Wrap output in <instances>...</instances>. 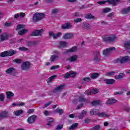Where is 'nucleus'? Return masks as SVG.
Instances as JSON below:
<instances>
[{
	"instance_id": "obj_45",
	"label": "nucleus",
	"mask_w": 130,
	"mask_h": 130,
	"mask_svg": "<svg viewBox=\"0 0 130 130\" xmlns=\"http://www.w3.org/2000/svg\"><path fill=\"white\" fill-rule=\"evenodd\" d=\"M13 62H16V63H21V62H22V59L15 58L13 59Z\"/></svg>"
},
{
	"instance_id": "obj_4",
	"label": "nucleus",
	"mask_w": 130,
	"mask_h": 130,
	"mask_svg": "<svg viewBox=\"0 0 130 130\" xmlns=\"http://www.w3.org/2000/svg\"><path fill=\"white\" fill-rule=\"evenodd\" d=\"M45 16V15L44 13H36L33 16L32 20L36 23V22H38V21H40L41 20H42V19H44Z\"/></svg>"
},
{
	"instance_id": "obj_7",
	"label": "nucleus",
	"mask_w": 130,
	"mask_h": 130,
	"mask_svg": "<svg viewBox=\"0 0 130 130\" xmlns=\"http://www.w3.org/2000/svg\"><path fill=\"white\" fill-rule=\"evenodd\" d=\"M50 37H52L54 39H56L59 37H60L61 35H62V33L61 32H57V34H54L52 31H50L49 32Z\"/></svg>"
},
{
	"instance_id": "obj_23",
	"label": "nucleus",
	"mask_w": 130,
	"mask_h": 130,
	"mask_svg": "<svg viewBox=\"0 0 130 130\" xmlns=\"http://www.w3.org/2000/svg\"><path fill=\"white\" fill-rule=\"evenodd\" d=\"M23 112H24V111H23V110H18L14 111L13 113L14 115H16V116H19V115H21V114H22Z\"/></svg>"
},
{
	"instance_id": "obj_60",
	"label": "nucleus",
	"mask_w": 130,
	"mask_h": 130,
	"mask_svg": "<svg viewBox=\"0 0 130 130\" xmlns=\"http://www.w3.org/2000/svg\"><path fill=\"white\" fill-rule=\"evenodd\" d=\"M4 25L5 26V27H11V26H12V23H5L4 24Z\"/></svg>"
},
{
	"instance_id": "obj_8",
	"label": "nucleus",
	"mask_w": 130,
	"mask_h": 130,
	"mask_svg": "<svg viewBox=\"0 0 130 130\" xmlns=\"http://www.w3.org/2000/svg\"><path fill=\"white\" fill-rule=\"evenodd\" d=\"M9 39V34L5 32L4 34L0 35V42H4Z\"/></svg>"
},
{
	"instance_id": "obj_21",
	"label": "nucleus",
	"mask_w": 130,
	"mask_h": 130,
	"mask_svg": "<svg viewBox=\"0 0 130 130\" xmlns=\"http://www.w3.org/2000/svg\"><path fill=\"white\" fill-rule=\"evenodd\" d=\"M6 73L8 75H12V74H14V73H15V68H9L6 71Z\"/></svg>"
},
{
	"instance_id": "obj_43",
	"label": "nucleus",
	"mask_w": 130,
	"mask_h": 130,
	"mask_svg": "<svg viewBox=\"0 0 130 130\" xmlns=\"http://www.w3.org/2000/svg\"><path fill=\"white\" fill-rule=\"evenodd\" d=\"M76 75H77V74L73 71H70L69 72V75L70 76V78H75V77H76Z\"/></svg>"
},
{
	"instance_id": "obj_2",
	"label": "nucleus",
	"mask_w": 130,
	"mask_h": 130,
	"mask_svg": "<svg viewBox=\"0 0 130 130\" xmlns=\"http://www.w3.org/2000/svg\"><path fill=\"white\" fill-rule=\"evenodd\" d=\"M17 54V51L11 49L9 51H5L0 53V56L1 57H7V56H13Z\"/></svg>"
},
{
	"instance_id": "obj_28",
	"label": "nucleus",
	"mask_w": 130,
	"mask_h": 130,
	"mask_svg": "<svg viewBox=\"0 0 130 130\" xmlns=\"http://www.w3.org/2000/svg\"><path fill=\"white\" fill-rule=\"evenodd\" d=\"M124 46L126 50H128L130 49V41L125 42L124 43Z\"/></svg>"
},
{
	"instance_id": "obj_56",
	"label": "nucleus",
	"mask_w": 130,
	"mask_h": 130,
	"mask_svg": "<svg viewBox=\"0 0 130 130\" xmlns=\"http://www.w3.org/2000/svg\"><path fill=\"white\" fill-rule=\"evenodd\" d=\"M35 111V110L34 109H29L27 111V113L28 114H31V113H33V112H34V111Z\"/></svg>"
},
{
	"instance_id": "obj_14",
	"label": "nucleus",
	"mask_w": 130,
	"mask_h": 130,
	"mask_svg": "<svg viewBox=\"0 0 130 130\" xmlns=\"http://www.w3.org/2000/svg\"><path fill=\"white\" fill-rule=\"evenodd\" d=\"M117 102V100L115 99H108V100L106 102V103L108 105H113V104H114V103H116Z\"/></svg>"
},
{
	"instance_id": "obj_27",
	"label": "nucleus",
	"mask_w": 130,
	"mask_h": 130,
	"mask_svg": "<svg viewBox=\"0 0 130 130\" xmlns=\"http://www.w3.org/2000/svg\"><path fill=\"white\" fill-rule=\"evenodd\" d=\"M98 116H100V117H110V115L108 114L107 113H105V112H103V113H99V114H98Z\"/></svg>"
},
{
	"instance_id": "obj_25",
	"label": "nucleus",
	"mask_w": 130,
	"mask_h": 130,
	"mask_svg": "<svg viewBox=\"0 0 130 130\" xmlns=\"http://www.w3.org/2000/svg\"><path fill=\"white\" fill-rule=\"evenodd\" d=\"M78 100L79 102H86L87 101V99L85 98V95H81L79 96Z\"/></svg>"
},
{
	"instance_id": "obj_59",
	"label": "nucleus",
	"mask_w": 130,
	"mask_h": 130,
	"mask_svg": "<svg viewBox=\"0 0 130 130\" xmlns=\"http://www.w3.org/2000/svg\"><path fill=\"white\" fill-rule=\"evenodd\" d=\"M99 5H104V4H106V1H99L97 2Z\"/></svg>"
},
{
	"instance_id": "obj_1",
	"label": "nucleus",
	"mask_w": 130,
	"mask_h": 130,
	"mask_svg": "<svg viewBox=\"0 0 130 130\" xmlns=\"http://www.w3.org/2000/svg\"><path fill=\"white\" fill-rule=\"evenodd\" d=\"M114 63H125L130 62V57L129 56H121L114 60Z\"/></svg>"
},
{
	"instance_id": "obj_12",
	"label": "nucleus",
	"mask_w": 130,
	"mask_h": 130,
	"mask_svg": "<svg viewBox=\"0 0 130 130\" xmlns=\"http://www.w3.org/2000/svg\"><path fill=\"white\" fill-rule=\"evenodd\" d=\"M9 112L7 111H3L0 113V119H4L9 117Z\"/></svg>"
},
{
	"instance_id": "obj_52",
	"label": "nucleus",
	"mask_w": 130,
	"mask_h": 130,
	"mask_svg": "<svg viewBox=\"0 0 130 130\" xmlns=\"http://www.w3.org/2000/svg\"><path fill=\"white\" fill-rule=\"evenodd\" d=\"M84 94L85 95H92L91 90L90 91L89 90H87L85 92Z\"/></svg>"
},
{
	"instance_id": "obj_18",
	"label": "nucleus",
	"mask_w": 130,
	"mask_h": 130,
	"mask_svg": "<svg viewBox=\"0 0 130 130\" xmlns=\"http://www.w3.org/2000/svg\"><path fill=\"white\" fill-rule=\"evenodd\" d=\"M87 111L83 110L78 116V118L82 119V118H84L87 115Z\"/></svg>"
},
{
	"instance_id": "obj_40",
	"label": "nucleus",
	"mask_w": 130,
	"mask_h": 130,
	"mask_svg": "<svg viewBox=\"0 0 130 130\" xmlns=\"http://www.w3.org/2000/svg\"><path fill=\"white\" fill-rule=\"evenodd\" d=\"M25 26L23 24H18L17 26L16 30H20V29H24Z\"/></svg>"
},
{
	"instance_id": "obj_10",
	"label": "nucleus",
	"mask_w": 130,
	"mask_h": 130,
	"mask_svg": "<svg viewBox=\"0 0 130 130\" xmlns=\"http://www.w3.org/2000/svg\"><path fill=\"white\" fill-rule=\"evenodd\" d=\"M37 118V116L36 115H33L28 118L27 122H28L29 124L34 123Z\"/></svg>"
},
{
	"instance_id": "obj_41",
	"label": "nucleus",
	"mask_w": 130,
	"mask_h": 130,
	"mask_svg": "<svg viewBox=\"0 0 130 130\" xmlns=\"http://www.w3.org/2000/svg\"><path fill=\"white\" fill-rule=\"evenodd\" d=\"M111 11V9L109 8H105L103 9V13H109Z\"/></svg>"
},
{
	"instance_id": "obj_3",
	"label": "nucleus",
	"mask_w": 130,
	"mask_h": 130,
	"mask_svg": "<svg viewBox=\"0 0 130 130\" xmlns=\"http://www.w3.org/2000/svg\"><path fill=\"white\" fill-rule=\"evenodd\" d=\"M117 37L114 35H106L103 37V39L106 42H114L117 39Z\"/></svg>"
},
{
	"instance_id": "obj_46",
	"label": "nucleus",
	"mask_w": 130,
	"mask_h": 130,
	"mask_svg": "<svg viewBox=\"0 0 130 130\" xmlns=\"http://www.w3.org/2000/svg\"><path fill=\"white\" fill-rule=\"evenodd\" d=\"M86 19H94V16L91 14H88L85 15Z\"/></svg>"
},
{
	"instance_id": "obj_44",
	"label": "nucleus",
	"mask_w": 130,
	"mask_h": 130,
	"mask_svg": "<svg viewBox=\"0 0 130 130\" xmlns=\"http://www.w3.org/2000/svg\"><path fill=\"white\" fill-rule=\"evenodd\" d=\"M82 80L84 81V82H86V83H89V82L91 81V78L90 77H85L83 78Z\"/></svg>"
},
{
	"instance_id": "obj_37",
	"label": "nucleus",
	"mask_w": 130,
	"mask_h": 130,
	"mask_svg": "<svg viewBox=\"0 0 130 130\" xmlns=\"http://www.w3.org/2000/svg\"><path fill=\"white\" fill-rule=\"evenodd\" d=\"M83 28L86 30H90L91 29V25L88 23H85L83 25Z\"/></svg>"
},
{
	"instance_id": "obj_51",
	"label": "nucleus",
	"mask_w": 130,
	"mask_h": 130,
	"mask_svg": "<svg viewBox=\"0 0 130 130\" xmlns=\"http://www.w3.org/2000/svg\"><path fill=\"white\" fill-rule=\"evenodd\" d=\"M63 125H61V124H58L56 126V130H60L63 127Z\"/></svg>"
},
{
	"instance_id": "obj_57",
	"label": "nucleus",
	"mask_w": 130,
	"mask_h": 130,
	"mask_svg": "<svg viewBox=\"0 0 130 130\" xmlns=\"http://www.w3.org/2000/svg\"><path fill=\"white\" fill-rule=\"evenodd\" d=\"M5 100V96L3 94H0V101L2 102Z\"/></svg>"
},
{
	"instance_id": "obj_63",
	"label": "nucleus",
	"mask_w": 130,
	"mask_h": 130,
	"mask_svg": "<svg viewBox=\"0 0 130 130\" xmlns=\"http://www.w3.org/2000/svg\"><path fill=\"white\" fill-rule=\"evenodd\" d=\"M58 68H59V66H53L50 68V70H56V69H58Z\"/></svg>"
},
{
	"instance_id": "obj_20",
	"label": "nucleus",
	"mask_w": 130,
	"mask_h": 130,
	"mask_svg": "<svg viewBox=\"0 0 130 130\" xmlns=\"http://www.w3.org/2000/svg\"><path fill=\"white\" fill-rule=\"evenodd\" d=\"M90 115H98L99 114V111L96 109H93L90 111Z\"/></svg>"
},
{
	"instance_id": "obj_58",
	"label": "nucleus",
	"mask_w": 130,
	"mask_h": 130,
	"mask_svg": "<svg viewBox=\"0 0 130 130\" xmlns=\"http://www.w3.org/2000/svg\"><path fill=\"white\" fill-rule=\"evenodd\" d=\"M64 78H65V79H68V78H71L69 72L65 74V75L64 76Z\"/></svg>"
},
{
	"instance_id": "obj_32",
	"label": "nucleus",
	"mask_w": 130,
	"mask_h": 130,
	"mask_svg": "<svg viewBox=\"0 0 130 130\" xmlns=\"http://www.w3.org/2000/svg\"><path fill=\"white\" fill-rule=\"evenodd\" d=\"M56 78V75H54L52 76H51L50 78H49L47 80V81L48 83H51L53 80H54V78Z\"/></svg>"
},
{
	"instance_id": "obj_30",
	"label": "nucleus",
	"mask_w": 130,
	"mask_h": 130,
	"mask_svg": "<svg viewBox=\"0 0 130 130\" xmlns=\"http://www.w3.org/2000/svg\"><path fill=\"white\" fill-rule=\"evenodd\" d=\"M120 0H107L108 3L113 5V6H116V3L119 2Z\"/></svg>"
},
{
	"instance_id": "obj_6",
	"label": "nucleus",
	"mask_w": 130,
	"mask_h": 130,
	"mask_svg": "<svg viewBox=\"0 0 130 130\" xmlns=\"http://www.w3.org/2000/svg\"><path fill=\"white\" fill-rule=\"evenodd\" d=\"M113 50H115V47H114L107 48L104 50L103 54L104 55H109L111 53V51H113Z\"/></svg>"
},
{
	"instance_id": "obj_35",
	"label": "nucleus",
	"mask_w": 130,
	"mask_h": 130,
	"mask_svg": "<svg viewBox=\"0 0 130 130\" xmlns=\"http://www.w3.org/2000/svg\"><path fill=\"white\" fill-rule=\"evenodd\" d=\"M113 17H114V13L112 12L111 13H109L107 16V18L108 20H111V19H112V18H113Z\"/></svg>"
},
{
	"instance_id": "obj_26",
	"label": "nucleus",
	"mask_w": 130,
	"mask_h": 130,
	"mask_svg": "<svg viewBox=\"0 0 130 130\" xmlns=\"http://www.w3.org/2000/svg\"><path fill=\"white\" fill-rule=\"evenodd\" d=\"M59 56L56 55H53L51 56L50 58V61L51 62H53V61H55V60H56L57 58H58Z\"/></svg>"
},
{
	"instance_id": "obj_11",
	"label": "nucleus",
	"mask_w": 130,
	"mask_h": 130,
	"mask_svg": "<svg viewBox=\"0 0 130 130\" xmlns=\"http://www.w3.org/2000/svg\"><path fill=\"white\" fill-rule=\"evenodd\" d=\"M67 60L70 62H75L78 60V55H73L67 59Z\"/></svg>"
},
{
	"instance_id": "obj_34",
	"label": "nucleus",
	"mask_w": 130,
	"mask_h": 130,
	"mask_svg": "<svg viewBox=\"0 0 130 130\" xmlns=\"http://www.w3.org/2000/svg\"><path fill=\"white\" fill-rule=\"evenodd\" d=\"M124 74L123 73H120L119 75H116L115 76V78L117 80H119V79H122V78H123V77H124Z\"/></svg>"
},
{
	"instance_id": "obj_47",
	"label": "nucleus",
	"mask_w": 130,
	"mask_h": 130,
	"mask_svg": "<svg viewBox=\"0 0 130 130\" xmlns=\"http://www.w3.org/2000/svg\"><path fill=\"white\" fill-rule=\"evenodd\" d=\"M115 72L112 71L110 72H107L106 75V76H114V74H115Z\"/></svg>"
},
{
	"instance_id": "obj_16",
	"label": "nucleus",
	"mask_w": 130,
	"mask_h": 130,
	"mask_svg": "<svg viewBox=\"0 0 130 130\" xmlns=\"http://www.w3.org/2000/svg\"><path fill=\"white\" fill-rule=\"evenodd\" d=\"M100 51H97L94 54V57L93 60L95 61H100Z\"/></svg>"
},
{
	"instance_id": "obj_15",
	"label": "nucleus",
	"mask_w": 130,
	"mask_h": 130,
	"mask_svg": "<svg viewBox=\"0 0 130 130\" xmlns=\"http://www.w3.org/2000/svg\"><path fill=\"white\" fill-rule=\"evenodd\" d=\"M77 50V47H73L71 49H69L66 51L63 52V54H68V53H71V52H75Z\"/></svg>"
},
{
	"instance_id": "obj_17",
	"label": "nucleus",
	"mask_w": 130,
	"mask_h": 130,
	"mask_svg": "<svg viewBox=\"0 0 130 130\" xmlns=\"http://www.w3.org/2000/svg\"><path fill=\"white\" fill-rule=\"evenodd\" d=\"M73 25H72V24L69 22L61 25V28L64 30H66V29H71Z\"/></svg>"
},
{
	"instance_id": "obj_62",
	"label": "nucleus",
	"mask_w": 130,
	"mask_h": 130,
	"mask_svg": "<svg viewBox=\"0 0 130 130\" xmlns=\"http://www.w3.org/2000/svg\"><path fill=\"white\" fill-rule=\"evenodd\" d=\"M84 107V104H81L80 105H79L76 108L77 110L78 109H81V108H82V107Z\"/></svg>"
},
{
	"instance_id": "obj_33",
	"label": "nucleus",
	"mask_w": 130,
	"mask_h": 130,
	"mask_svg": "<svg viewBox=\"0 0 130 130\" xmlns=\"http://www.w3.org/2000/svg\"><path fill=\"white\" fill-rule=\"evenodd\" d=\"M100 76V74L99 73H92L91 75V79H97Z\"/></svg>"
},
{
	"instance_id": "obj_55",
	"label": "nucleus",
	"mask_w": 130,
	"mask_h": 130,
	"mask_svg": "<svg viewBox=\"0 0 130 130\" xmlns=\"http://www.w3.org/2000/svg\"><path fill=\"white\" fill-rule=\"evenodd\" d=\"M59 12V10L57 9H53L52 10L53 14H57Z\"/></svg>"
},
{
	"instance_id": "obj_22",
	"label": "nucleus",
	"mask_w": 130,
	"mask_h": 130,
	"mask_svg": "<svg viewBox=\"0 0 130 130\" xmlns=\"http://www.w3.org/2000/svg\"><path fill=\"white\" fill-rule=\"evenodd\" d=\"M105 82L107 85H112V84H114L115 80L114 79H107L105 80Z\"/></svg>"
},
{
	"instance_id": "obj_5",
	"label": "nucleus",
	"mask_w": 130,
	"mask_h": 130,
	"mask_svg": "<svg viewBox=\"0 0 130 130\" xmlns=\"http://www.w3.org/2000/svg\"><path fill=\"white\" fill-rule=\"evenodd\" d=\"M66 88V85H60L57 87H56L53 90V93L54 94H59L60 93L61 91H62L63 89Z\"/></svg>"
},
{
	"instance_id": "obj_19",
	"label": "nucleus",
	"mask_w": 130,
	"mask_h": 130,
	"mask_svg": "<svg viewBox=\"0 0 130 130\" xmlns=\"http://www.w3.org/2000/svg\"><path fill=\"white\" fill-rule=\"evenodd\" d=\"M68 46V43L64 41H62L59 42V48H64Z\"/></svg>"
},
{
	"instance_id": "obj_38",
	"label": "nucleus",
	"mask_w": 130,
	"mask_h": 130,
	"mask_svg": "<svg viewBox=\"0 0 130 130\" xmlns=\"http://www.w3.org/2000/svg\"><path fill=\"white\" fill-rule=\"evenodd\" d=\"M91 104L92 106H96L100 104V101H94L91 103Z\"/></svg>"
},
{
	"instance_id": "obj_36",
	"label": "nucleus",
	"mask_w": 130,
	"mask_h": 130,
	"mask_svg": "<svg viewBox=\"0 0 130 130\" xmlns=\"http://www.w3.org/2000/svg\"><path fill=\"white\" fill-rule=\"evenodd\" d=\"M78 125H79V124L78 123H75V124H73L71 126H70L69 129H75V128H77V127H78Z\"/></svg>"
},
{
	"instance_id": "obj_64",
	"label": "nucleus",
	"mask_w": 130,
	"mask_h": 130,
	"mask_svg": "<svg viewBox=\"0 0 130 130\" xmlns=\"http://www.w3.org/2000/svg\"><path fill=\"white\" fill-rule=\"evenodd\" d=\"M26 44H27V46H32V45H33V42H27Z\"/></svg>"
},
{
	"instance_id": "obj_50",
	"label": "nucleus",
	"mask_w": 130,
	"mask_h": 130,
	"mask_svg": "<svg viewBox=\"0 0 130 130\" xmlns=\"http://www.w3.org/2000/svg\"><path fill=\"white\" fill-rule=\"evenodd\" d=\"M83 21V19L82 18H77L74 20L75 23H80V22H82Z\"/></svg>"
},
{
	"instance_id": "obj_9",
	"label": "nucleus",
	"mask_w": 130,
	"mask_h": 130,
	"mask_svg": "<svg viewBox=\"0 0 130 130\" xmlns=\"http://www.w3.org/2000/svg\"><path fill=\"white\" fill-rule=\"evenodd\" d=\"M21 69L23 71H28L30 70V63L29 62H24L21 66Z\"/></svg>"
},
{
	"instance_id": "obj_24",
	"label": "nucleus",
	"mask_w": 130,
	"mask_h": 130,
	"mask_svg": "<svg viewBox=\"0 0 130 130\" xmlns=\"http://www.w3.org/2000/svg\"><path fill=\"white\" fill-rule=\"evenodd\" d=\"M73 34L67 33L63 36V39H71V38H73Z\"/></svg>"
},
{
	"instance_id": "obj_53",
	"label": "nucleus",
	"mask_w": 130,
	"mask_h": 130,
	"mask_svg": "<svg viewBox=\"0 0 130 130\" xmlns=\"http://www.w3.org/2000/svg\"><path fill=\"white\" fill-rule=\"evenodd\" d=\"M19 50H21V51H25L28 50V48L24 47H21L19 48Z\"/></svg>"
},
{
	"instance_id": "obj_42",
	"label": "nucleus",
	"mask_w": 130,
	"mask_h": 130,
	"mask_svg": "<svg viewBox=\"0 0 130 130\" xmlns=\"http://www.w3.org/2000/svg\"><path fill=\"white\" fill-rule=\"evenodd\" d=\"M100 129H101V126H100V125H97L96 126H94L91 129V130H100Z\"/></svg>"
},
{
	"instance_id": "obj_54",
	"label": "nucleus",
	"mask_w": 130,
	"mask_h": 130,
	"mask_svg": "<svg viewBox=\"0 0 130 130\" xmlns=\"http://www.w3.org/2000/svg\"><path fill=\"white\" fill-rule=\"evenodd\" d=\"M52 102H48V103H46V104L43 106V108H46V107H48V106H49L50 104H51Z\"/></svg>"
},
{
	"instance_id": "obj_48",
	"label": "nucleus",
	"mask_w": 130,
	"mask_h": 130,
	"mask_svg": "<svg viewBox=\"0 0 130 130\" xmlns=\"http://www.w3.org/2000/svg\"><path fill=\"white\" fill-rule=\"evenodd\" d=\"M99 92V90L97 88L91 90V95L93 94H97Z\"/></svg>"
},
{
	"instance_id": "obj_61",
	"label": "nucleus",
	"mask_w": 130,
	"mask_h": 130,
	"mask_svg": "<svg viewBox=\"0 0 130 130\" xmlns=\"http://www.w3.org/2000/svg\"><path fill=\"white\" fill-rule=\"evenodd\" d=\"M19 16L20 17H21V18H24V17H25V16H26V14H25L24 13H19Z\"/></svg>"
},
{
	"instance_id": "obj_13",
	"label": "nucleus",
	"mask_w": 130,
	"mask_h": 130,
	"mask_svg": "<svg viewBox=\"0 0 130 130\" xmlns=\"http://www.w3.org/2000/svg\"><path fill=\"white\" fill-rule=\"evenodd\" d=\"M43 29L37 30L32 32L31 36H41L43 33Z\"/></svg>"
},
{
	"instance_id": "obj_39",
	"label": "nucleus",
	"mask_w": 130,
	"mask_h": 130,
	"mask_svg": "<svg viewBox=\"0 0 130 130\" xmlns=\"http://www.w3.org/2000/svg\"><path fill=\"white\" fill-rule=\"evenodd\" d=\"M55 112L57 113H59L60 115H61V114H63V110L62 109H57L55 111Z\"/></svg>"
},
{
	"instance_id": "obj_29",
	"label": "nucleus",
	"mask_w": 130,
	"mask_h": 130,
	"mask_svg": "<svg viewBox=\"0 0 130 130\" xmlns=\"http://www.w3.org/2000/svg\"><path fill=\"white\" fill-rule=\"evenodd\" d=\"M6 95H7V99H11L12 97H14L15 94H14V93L11 91H8L6 92Z\"/></svg>"
},
{
	"instance_id": "obj_31",
	"label": "nucleus",
	"mask_w": 130,
	"mask_h": 130,
	"mask_svg": "<svg viewBox=\"0 0 130 130\" xmlns=\"http://www.w3.org/2000/svg\"><path fill=\"white\" fill-rule=\"evenodd\" d=\"M28 32V30L26 28H24L18 32L19 35H24V34H26Z\"/></svg>"
},
{
	"instance_id": "obj_49",
	"label": "nucleus",
	"mask_w": 130,
	"mask_h": 130,
	"mask_svg": "<svg viewBox=\"0 0 130 130\" xmlns=\"http://www.w3.org/2000/svg\"><path fill=\"white\" fill-rule=\"evenodd\" d=\"M128 12H130V6L128 7L127 8L124 9L122 10V12L124 13V14H127Z\"/></svg>"
}]
</instances>
